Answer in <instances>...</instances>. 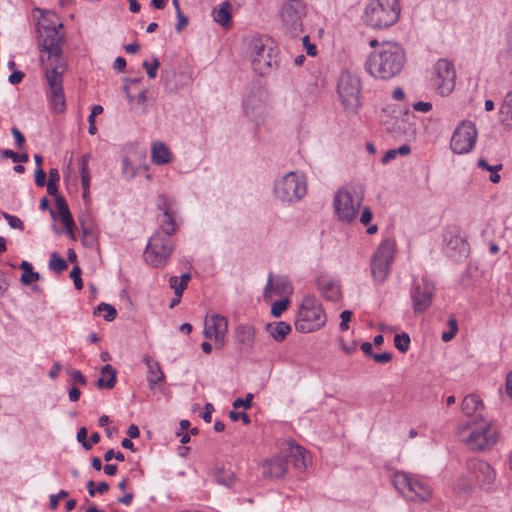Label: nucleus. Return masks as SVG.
<instances>
[{"instance_id": "nucleus-1", "label": "nucleus", "mask_w": 512, "mask_h": 512, "mask_svg": "<svg viewBox=\"0 0 512 512\" xmlns=\"http://www.w3.org/2000/svg\"><path fill=\"white\" fill-rule=\"evenodd\" d=\"M369 44L371 47H375L365 63V69L371 76L389 80L403 70L406 54L400 44L393 41L378 44L376 39H372Z\"/></svg>"}, {"instance_id": "nucleus-2", "label": "nucleus", "mask_w": 512, "mask_h": 512, "mask_svg": "<svg viewBox=\"0 0 512 512\" xmlns=\"http://www.w3.org/2000/svg\"><path fill=\"white\" fill-rule=\"evenodd\" d=\"M53 25L41 24L38 28L40 34V47L42 55L41 62L45 69L55 68L56 65L62 64L66 67V62L62 58L61 43L63 42V35L59 29L63 27L62 23L53 22Z\"/></svg>"}, {"instance_id": "nucleus-3", "label": "nucleus", "mask_w": 512, "mask_h": 512, "mask_svg": "<svg viewBox=\"0 0 512 512\" xmlns=\"http://www.w3.org/2000/svg\"><path fill=\"white\" fill-rule=\"evenodd\" d=\"M400 12L398 0H371L365 8L364 21L372 28L384 29L398 21Z\"/></svg>"}, {"instance_id": "nucleus-4", "label": "nucleus", "mask_w": 512, "mask_h": 512, "mask_svg": "<svg viewBox=\"0 0 512 512\" xmlns=\"http://www.w3.org/2000/svg\"><path fill=\"white\" fill-rule=\"evenodd\" d=\"M364 199L361 185L351 184L340 188L334 196L333 204L338 218L350 223L358 215Z\"/></svg>"}, {"instance_id": "nucleus-5", "label": "nucleus", "mask_w": 512, "mask_h": 512, "mask_svg": "<svg viewBox=\"0 0 512 512\" xmlns=\"http://www.w3.org/2000/svg\"><path fill=\"white\" fill-rule=\"evenodd\" d=\"M327 321L321 303L313 295H306L300 304L295 329L301 333H311L321 329Z\"/></svg>"}, {"instance_id": "nucleus-6", "label": "nucleus", "mask_w": 512, "mask_h": 512, "mask_svg": "<svg viewBox=\"0 0 512 512\" xmlns=\"http://www.w3.org/2000/svg\"><path fill=\"white\" fill-rule=\"evenodd\" d=\"M468 430V425L459 427L458 436L473 451L490 450L498 441L497 428L491 422H480L466 435Z\"/></svg>"}, {"instance_id": "nucleus-7", "label": "nucleus", "mask_w": 512, "mask_h": 512, "mask_svg": "<svg viewBox=\"0 0 512 512\" xmlns=\"http://www.w3.org/2000/svg\"><path fill=\"white\" fill-rule=\"evenodd\" d=\"M249 54L254 71L260 75L267 74L277 64V48L268 38H253Z\"/></svg>"}, {"instance_id": "nucleus-8", "label": "nucleus", "mask_w": 512, "mask_h": 512, "mask_svg": "<svg viewBox=\"0 0 512 512\" xmlns=\"http://www.w3.org/2000/svg\"><path fill=\"white\" fill-rule=\"evenodd\" d=\"M395 488L406 498L412 501H429L432 498V489L423 479L405 472L393 475Z\"/></svg>"}, {"instance_id": "nucleus-9", "label": "nucleus", "mask_w": 512, "mask_h": 512, "mask_svg": "<svg viewBox=\"0 0 512 512\" xmlns=\"http://www.w3.org/2000/svg\"><path fill=\"white\" fill-rule=\"evenodd\" d=\"M337 93L343 106L351 112L360 107L361 81L348 70L342 71L337 82Z\"/></svg>"}, {"instance_id": "nucleus-10", "label": "nucleus", "mask_w": 512, "mask_h": 512, "mask_svg": "<svg viewBox=\"0 0 512 512\" xmlns=\"http://www.w3.org/2000/svg\"><path fill=\"white\" fill-rule=\"evenodd\" d=\"M394 253L395 243L393 241L381 242L371 260V274L375 282L383 283L388 278Z\"/></svg>"}, {"instance_id": "nucleus-11", "label": "nucleus", "mask_w": 512, "mask_h": 512, "mask_svg": "<svg viewBox=\"0 0 512 512\" xmlns=\"http://www.w3.org/2000/svg\"><path fill=\"white\" fill-rule=\"evenodd\" d=\"M274 192L282 201H297L306 194V183L301 175L289 172L276 182Z\"/></svg>"}, {"instance_id": "nucleus-12", "label": "nucleus", "mask_w": 512, "mask_h": 512, "mask_svg": "<svg viewBox=\"0 0 512 512\" xmlns=\"http://www.w3.org/2000/svg\"><path fill=\"white\" fill-rule=\"evenodd\" d=\"M307 14V7L301 0H289L282 5L280 17L285 29L296 36L303 32V20Z\"/></svg>"}, {"instance_id": "nucleus-13", "label": "nucleus", "mask_w": 512, "mask_h": 512, "mask_svg": "<svg viewBox=\"0 0 512 512\" xmlns=\"http://www.w3.org/2000/svg\"><path fill=\"white\" fill-rule=\"evenodd\" d=\"M477 140V129L474 123L462 121L452 134L450 147L456 154L469 153Z\"/></svg>"}, {"instance_id": "nucleus-14", "label": "nucleus", "mask_w": 512, "mask_h": 512, "mask_svg": "<svg viewBox=\"0 0 512 512\" xmlns=\"http://www.w3.org/2000/svg\"><path fill=\"white\" fill-rule=\"evenodd\" d=\"M456 71L453 64L440 59L436 62L433 69L432 83L438 93L442 96L449 95L455 87Z\"/></svg>"}, {"instance_id": "nucleus-15", "label": "nucleus", "mask_w": 512, "mask_h": 512, "mask_svg": "<svg viewBox=\"0 0 512 512\" xmlns=\"http://www.w3.org/2000/svg\"><path fill=\"white\" fill-rule=\"evenodd\" d=\"M66 67L62 64L56 65L55 68L45 69L46 79L49 84V99L52 108L56 112H63L66 107L65 97L62 87V75Z\"/></svg>"}, {"instance_id": "nucleus-16", "label": "nucleus", "mask_w": 512, "mask_h": 512, "mask_svg": "<svg viewBox=\"0 0 512 512\" xmlns=\"http://www.w3.org/2000/svg\"><path fill=\"white\" fill-rule=\"evenodd\" d=\"M466 467L474 482L480 487H490L496 480L495 469L484 460L469 459Z\"/></svg>"}, {"instance_id": "nucleus-17", "label": "nucleus", "mask_w": 512, "mask_h": 512, "mask_svg": "<svg viewBox=\"0 0 512 512\" xmlns=\"http://www.w3.org/2000/svg\"><path fill=\"white\" fill-rule=\"evenodd\" d=\"M434 290L433 283L426 278H422L419 282L415 283L411 291L414 312L422 313L431 306Z\"/></svg>"}, {"instance_id": "nucleus-18", "label": "nucleus", "mask_w": 512, "mask_h": 512, "mask_svg": "<svg viewBox=\"0 0 512 512\" xmlns=\"http://www.w3.org/2000/svg\"><path fill=\"white\" fill-rule=\"evenodd\" d=\"M228 330V322L224 316L212 315L205 321L204 335L206 338L214 339L220 346L223 345L224 337Z\"/></svg>"}, {"instance_id": "nucleus-19", "label": "nucleus", "mask_w": 512, "mask_h": 512, "mask_svg": "<svg viewBox=\"0 0 512 512\" xmlns=\"http://www.w3.org/2000/svg\"><path fill=\"white\" fill-rule=\"evenodd\" d=\"M292 290V285L286 277L278 276L273 278L270 275L265 287L264 298L271 300L275 295L287 297L292 293Z\"/></svg>"}, {"instance_id": "nucleus-20", "label": "nucleus", "mask_w": 512, "mask_h": 512, "mask_svg": "<svg viewBox=\"0 0 512 512\" xmlns=\"http://www.w3.org/2000/svg\"><path fill=\"white\" fill-rule=\"evenodd\" d=\"M192 81L191 71L187 67H179L178 71H166L165 87L169 91H175L188 85Z\"/></svg>"}, {"instance_id": "nucleus-21", "label": "nucleus", "mask_w": 512, "mask_h": 512, "mask_svg": "<svg viewBox=\"0 0 512 512\" xmlns=\"http://www.w3.org/2000/svg\"><path fill=\"white\" fill-rule=\"evenodd\" d=\"M317 287L321 295L327 300L337 301L341 297L339 284L328 276H320L317 279Z\"/></svg>"}, {"instance_id": "nucleus-22", "label": "nucleus", "mask_w": 512, "mask_h": 512, "mask_svg": "<svg viewBox=\"0 0 512 512\" xmlns=\"http://www.w3.org/2000/svg\"><path fill=\"white\" fill-rule=\"evenodd\" d=\"M263 476L265 478H279L287 471L286 460L282 456H276L270 460H266L262 464Z\"/></svg>"}, {"instance_id": "nucleus-23", "label": "nucleus", "mask_w": 512, "mask_h": 512, "mask_svg": "<svg viewBox=\"0 0 512 512\" xmlns=\"http://www.w3.org/2000/svg\"><path fill=\"white\" fill-rule=\"evenodd\" d=\"M447 251L453 257H466L469 253L468 242L457 234H449V237L445 238Z\"/></svg>"}, {"instance_id": "nucleus-24", "label": "nucleus", "mask_w": 512, "mask_h": 512, "mask_svg": "<svg viewBox=\"0 0 512 512\" xmlns=\"http://www.w3.org/2000/svg\"><path fill=\"white\" fill-rule=\"evenodd\" d=\"M56 209L59 214L60 220L64 224L67 233L74 238V227L75 222L72 218V215L69 211L67 202L61 195H57L56 197Z\"/></svg>"}, {"instance_id": "nucleus-25", "label": "nucleus", "mask_w": 512, "mask_h": 512, "mask_svg": "<svg viewBox=\"0 0 512 512\" xmlns=\"http://www.w3.org/2000/svg\"><path fill=\"white\" fill-rule=\"evenodd\" d=\"M190 280L191 275L189 273H184L179 278L177 276H173L169 279V285L171 289L174 290L175 293V297L172 299L169 305L170 308H173L180 303L181 296L183 295V292L187 288Z\"/></svg>"}, {"instance_id": "nucleus-26", "label": "nucleus", "mask_w": 512, "mask_h": 512, "mask_svg": "<svg viewBox=\"0 0 512 512\" xmlns=\"http://www.w3.org/2000/svg\"><path fill=\"white\" fill-rule=\"evenodd\" d=\"M146 154L144 152L134 151L130 155L125 156L123 158V167L122 173L126 178H133L141 169L140 165L136 166V162L140 161L142 158H145Z\"/></svg>"}, {"instance_id": "nucleus-27", "label": "nucleus", "mask_w": 512, "mask_h": 512, "mask_svg": "<svg viewBox=\"0 0 512 512\" xmlns=\"http://www.w3.org/2000/svg\"><path fill=\"white\" fill-rule=\"evenodd\" d=\"M144 260L147 264L158 267L160 264V239L157 235H153L144 252Z\"/></svg>"}, {"instance_id": "nucleus-28", "label": "nucleus", "mask_w": 512, "mask_h": 512, "mask_svg": "<svg viewBox=\"0 0 512 512\" xmlns=\"http://www.w3.org/2000/svg\"><path fill=\"white\" fill-rule=\"evenodd\" d=\"M231 11L232 5L225 1L213 9L212 17L223 28H229L231 26Z\"/></svg>"}, {"instance_id": "nucleus-29", "label": "nucleus", "mask_w": 512, "mask_h": 512, "mask_svg": "<svg viewBox=\"0 0 512 512\" xmlns=\"http://www.w3.org/2000/svg\"><path fill=\"white\" fill-rule=\"evenodd\" d=\"M266 331L275 341L282 342L291 332V326L284 321L272 322L266 325Z\"/></svg>"}, {"instance_id": "nucleus-30", "label": "nucleus", "mask_w": 512, "mask_h": 512, "mask_svg": "<svg viewBox=\"0 0 512 512\" xmlns=\"http://www.w3.org/2000/svg\"><path fill=\"white\" fill-rule=\"evenodd\" d=\"M255 338V329L249 324L239 325L235 330V339L242 346L249 347Z\"/></svg>"}, {"instance_id": "nucleus-31", "label": "nucleus", "mask_w": 512, "mask_h": 512, "mask_svg": "<svg viewBox=\"0 0 512 512\" xmlns=\"http://www.w3.org/2000/svg\"><path fill=\"white\" fill-rule=\"evenodd\" d=\"M289 456L293 458L294 465L298 469H305L310 463L307 451L299 445H290Z\"/></svg>"}, {"instance_id": "nucleus-32", "label": "nucleus", "mask_w": 512, "mask_h": 512, "mask_svg": "<svg viewBox=\"0 0 512 512\" xmlns=\"http://www.w3.org/2000/svg\"><path fill=\"white\" fill-rule=\"evenodd\" d=\"M144 361L147 365V380L151 389H155L160 382V365L158 361L149 356H145Z\"/></svg>"}, {"instance_id": "nucleus-33", "label": "nucleus", "mask_w": 512, "mask_h": 512, "mask_svg": "<svg viewBox=\"0 0 512 512\" xmlns=\"http://www.w3.org/2000/svg\"><path fill=\"white\" fill-rule=\"evenodd\" d=\"M483 407L482 400L476 394L467 395L462 401V411L466 416H473Z\"/></svg>"}, {"instance_id": "nucleus-34", "label": "nucleus", "mask_w": 512, "mask_h": 512, "mask_svg": "<svg viewBox=\"0 0 512 512\" xmlns=\"http://www.w3.org/2000/svg\"><path fill=\"white\" fill-rule=\"evenodd\" d=\"M116 374V370L111 365H105L101 369V377L97 381V386L99 388H113L116 384Z\"/></svg>"}, {"instance_id": "nucleus-35", "label": "nucleus", "mask_w": 512, "mask_h": 512, "mask_svg": "<svg viewBox=\"0 0 512 512\" xmlns=\"http://www.w3.org/2000/svg\"><path fill=\"white\" fill-rule=\"evenodd\" d=\"M176 215L175 212L166 208L162 215V231L167 235H172L176 232Z\"/></svg>"}, {"instance_id": "nucleus-36", "label": "nucleus", "mask_w": 512, "mask_h": 512, "mask_svg": "<svg viewBox=\"0 0 512 512\" xmlns=\"http://www.w3.org/2000/svg\"><path fill=\"white\" fill-rule=\"evenodd\" d=\"M500 121L507 125H512V91L509 92L500 108Z\"/></svg>"}, {"instance_id": "nucleus-37", "label": "nucleus", "mask_w": 512, "mask_h": 512, "mask_svg": "<svg viewBox=\"0 0 512 512\" xmlns=\"http://www.w3.org/2000/svg\"><path fill=\"white\" fill-rule=\"evenodd\" d=\"M67 262L58 256L56 252H53L50 256L49 268L56 272L61 273L67 269Z\"/></svg>"}, {"instance_id": "nucleus-38", "label": "nucleus", "mask_w": 512, "mask_h": 512, "mask_svg": "<svg viewBox=\"0 0 512 512\" xmlns=\"http://www.w3.org/2000/svg\"><path fill=\"white\" fill-rule=\"evenodd\" d=\"M395 347L402 353L408 351L410 346V337L407 333L397 334L394 337Z\"/></svg>"}, {"instance_id": "nucleus-39", "label": "nucleus", "mask_w": 512, "mask_h": 512, "mask_svg": "<svg viewBox=\"0 0 512 512\" xmlns=\"http://www.w3.org/2000/svg\"><path fill=\"white\" fill-rule=\"evenodd\" d=\"M216 480L226 486H230L234 481L233 473L230 470L220 469L215 473Z\"/></svg>"}, {"instance_id": "nucleus-40", "label": "nucleus", "mask_w": 512, "mask_h": 512, "mask_svg": "<svg viewBox=\"0 0 512 512\" xmlns=\"http://www.w3.org/2000/svg\"><path fill=\"white\" fill-rule=\"evenodd\" d=\"M289 299L288 297H285L284 299L280 301H276L272 304L271 307V314L273 317H280L282 313L288 308L289 306Z\"/></svg>"}, {"instance_id": "nucleus-41", "label": "nucleus", "mask_w": 512, "mask_h": 512, "mask_svg": "<svg viewBox=\"0 0 512 512\" xmlns=\"http://www.w3.org/2000/svg\"><path fill=\"white\" fill-rule=\"evenodd\" d=\"M96 311H98V312L104 311L105 312L104 319L106 321H113L117 315L116 309L112 305L107 304V303L99 304L98 307L96 308Z\"/></svg>"}, {"instance_id": "nucleus-42", "label": "nucleus", "mask_w": 512, "mask_h": 512, "mask_svg": "<svg viewBox=\"0 0 512 512\" xmlns=\"http://www.w3.org/2000/svg\"><path fill=\"white\" fill-rule=\"evenodd\" d=\"M142 66L146 70V73L149 78H151V79L156 78L158 68H159V61L157 58H154L152 63H149L148 61H144Z\"/></svg>"}, {"instance_id": "nucleus-43", "label": "nucleus", "mask_w": 512, "mask_h": 512, "mask_svg": "<svg viewBox=\"0 0 512 512\" xmlns=\"http://www.w3.org/2000/svg\"><path fill=\"white\" fill-rule=\"evenodd\" d=\"M67 373L69 374L73 384L86 385V378L79 370L69 368L67 369Z\"/></svg>"}, {"instance_id": "nucleus-44", "label": "nucleus", "mask_w": 512, "mask_h": 512, "mask_svg": "<svg viewBox=\"0 0 512 512\" xmlns=\"http://www.w3.org/2000/svg\"><path fill=\"white\" fill-rule=\"evenodd\" d=\"M40 279V274L38 272H34L33 269L30 272L23 273L20 281L23 285L28 286L32 282H37Z\"/></svg>"}, {"instance_id": "nucleus-45", "label": "nucleus", "mask_w": 512, "mask_h": 512, "mask_svg": "<svg viewBox=\"0 0 512 512\" xmlns=\"http://www.w3.org/2000/svg\"><path fill=\"white\" fill-rule=\"evenodd\" d=\"M70 277L73 279L75 288L80 290L83 288V281L81 279V269L79 266H74L70 272Z\"/></svg>"}, {"instance_id": "nucleus-46", "label": "nucleus", "mask_w": 512, "mask_h": 512, "mask_svg": "<svg viewBox=\"0 0 512 512\" xmlns=\"http://www.w3.org/2000/svg\"><path fill=\"white\" fill-rule=\"evenodd\" d=\"M3 217L6 219V221L8 222V225L11 228L19 229V230L24 229L23 222L18 217L10 215L8 213H3Z\"/></svg>"}, {"instance_id": "nucleus-47", "label": "nucleus", "mask_w": 512, "mask_h": 512, "mask_svg": "<svg viewBox=\"0 0 512 512\" xmlns=\"http://www.w3.org/2000/svg\"><path fill=\"white\" fill-rule=\"evenodd\" d=\"M3 156L7 157V158H11L13 160V162L25 163L28 161L27 154H18L12 150H4Z\"/></svg>"}, {"instance_id": "nucleus-48", "label": "nucleus", "mask_w": 512, "mask_h": 512, "mask_svg": "<svg viewBox=\"0 0 512 512\" xmlns=\"http://www.w3.org/2000/svg\"><path fill=\"white\" fill-rule=\"evenodd\" d=\"M252 400H253V395L252 394H247L245 399L237 398L233 402V408L237 409V408H240V407H244L245 409H248V408H250L252 406Z\"/></svg>"}, {"instance_id": "nucleus-49", "label": "nucleus", "mask_w": 512, "mask_h": 512, "mask_svg": "<svg viewBox=\"0 0 512 512\" xmlns=\"http://www.w3.org/2000/svg\"><path fill=\"white\" fill-rule=\"evenodd\" d=\"M229 418L232 421L241 420L245 425H248L251 422L250 417L244 412L230 411Z\"/></svg>"}, {"instance_id": "nucleus-50", "label": "nucleus", "mask_w": 512, "mask_h": 512, "mask_svg": "<svg viewBox=\"0 0 512 512\" xmlns=\"http://www.w3.org/2000/svg\"><path fill=\"white\" fill-rule=\"evenodd\" d=\"M53 22L60 23L58 21L57 15L52 12H46L45 14L42 15V18L39 22V27H41V24L53 25Z\"/></svg>"}, {"instance_id": "nucleus-51", "label": "nucleus", "mask_w": 512, "mask_h": 512, "mask_svg": "<svg viewBox=\"0 0 512 512\" xmlns=\"http://www.w3.org/2000/svg\"><path fill=\"white\" fill-rule=\"evenodd\" d=\"M352 315H353L352 312L349 310H345L341 313V315H340L341 322L339 325L340 330L345 331L348 329V323L351 320Z\"/></svg>"}, {"instance_id": "nucleus-52", "label": "nucleus", "mask_w": 512, "mask_h": 512, "mask_svg": "<svg viewBox=\"0 0 512 512\" xmlns=\"http://www.w3.org/2000/svg\"><path fill=\"white\" fill-rule=\"evenodd\" d=\"M373 360L377 363L385 364L392 360V354L390 352L375 353Z\"/></svg>"}, {"instance_id": "nucleus-53", "label": "nucleus", "mask_w": 512, "mask_h": 512, "mask_svg": "<svg viewBox=\"0 0 512 512\" xmlns=\"http://www.w3.org/2000/svg\"><path fill=\"white\" fill-rule=\"evenodd\" d=\"M478 166L484 170L489 171V172L500 171L502 169L501 164L492 166V165H489L488 162L483 158L478 160Z\"/></svg>"}, {"instance_id": "nucleus-54", "label": "nucleus", "mask_w": 512, "mask_h": 512, "mask_svg": "<svg viewBox=\"0 0 512 512\" xmlns=\"http://www.w3.org/2000/svg\"><path fill=\"white\" fill-rule=\"evenodd\" d=\"M413 109L417 112L427 113L432 109L430 102L419 101L412 105Z\"/></svg>"}, {"instance_id": "nucleus-55", "label": "nucleus", "mask_w": 512, "mask_h": 512, "mask_svg": "<svg viewBox=\"0 0 512 512\" xmlns=\"http://www.w3.org/2000/svg\"><path fill=\"white\" fill-rule=\"evenodd\" d=\"M68 493L64 490H61L57 495L50 496V507L51 509H56L58 507L60 498L67 497Z\"/></svg>"}, {"instance_id": "nucleus-56", "label": "nucleus", "mask_w": 512, "mask_h": 512, "mask_svg": "<svg viewBox=\"0 0 512 512\" xmlns=\"http://www.w3.org/2000/svg\"><path fill=\"white\" fill-rule=\"evenodd\" d=\"M303 44L308 55L315 56L317 54V48L314 44L310 43L308 35L303 37Z\"/></svg>"}, {"instance_id": "nucleus-57", "label": "nucleus", "mask_w": 512, "mask_h": 512, "mask_svg": "<svg viewBox=\"0 0 512 512\" xmlns=\"http://www.w3.org/2000/svg\"><path fill=\"white\" fill-rule=\"evenodd\" d=\"M46 182V173L42 168H37L35 171V183L37 186L42 187Z\"/></svg>"}, {"instance_id": "nucleus-58", "label": "nucleus", "mask_w": 512, "mask_h": 512, "mask_svg": "<svg viewBox=\"0 0 512 512\" xmlns=\"http://www.w3.org/2000/svg\"><path fill=\"white\" fill-rule=\"evenodd\" d=\"M90 158L91 156L89 154H84L82 157H81V161H80V175H85V174H89V169H88V163L90 161Z\"/></svg>"}, {"instance_id": "nucleus-59", "label": "nucleus", "mask_w": 512, "mask_h": 512, "mask_svg": "<svg viewBox=\"0 0 512 512\" xmlns=\"http://www.w3.org/2000/svg\"><path fill=\"white\" fill-rule=\"evenodd\" d=\"M372 217H373V215H372L371 210L368 207H365L361 213L360 222L363 225L367 226L370 224Z\"/></svg>"}, {"instance_id": "nucleus-60", "label": "nucleus", "mask_w": 512, "mask_h": 512, "mask_svg": "<svg viewBox=\"0 0 512 512\" xmlns=\"http://www.w3.org/2000/svg\"><path fill=\"white\" fill-rule=\"evenodd\" d=\"M113 458H116L118 461H124L125 460L124 454L121 453V452L114 453L113 450H108L104 454V460L107 461V462L111 461Z\"/></svg>"}, {"instance_id": "nucleus-61", "label": "nucleus", "mask_w": 512, "mask_h": 512, "mask_svg": "<svg viewBox=\"0 0 512 512\" xmlns=\"http://www.w3.org/2000/svg\"><path fill=\"white\" fill-rule=\"evenodd\" d=\"M12 135L15 138L17 147L21 148L25 142V138H24L23 134L16 127H13Z\"/></svg>"}, {"instance_id": "nucleus-62", "label": "nucleus", "mask_w": 512, "mask_h": 512, "mask_svg": "<svg viewBox=\"0 0 512 512\" xmlns=\"http://www.w3.org/2000/svg\"><path fill=\"white\" fill-rule=\"evenodd\" d=\"M82 231L85 238L84 240L89 242L90 244H93V242L95 241V235L93 231L87 226H85L84 223H82Z\"/></svg>"}, {"instance_id": "nucleus-63", "label": "nucleus", "mask_w": 512, "mask_h": 512, "mask_svg": "<svg viewBox=\"0 0 512 512\" xmlns=\"http://www.w3.org/2000/svg\"><path fill=\"white\" fill-rule=\"evenodd\" d=\"M24 78V73L21 72V71H14L10 76H9V82L13 85H16V84H19Z\"/></svg>"}, {"instance_id": "nucleus-64", "label": "nucleus", "mask_w": 512, "mask_h": 512, "mask_svg": "<svg viewBox=\"0 0 512 512\" xmlns=\"http://www.w3.org/2000/svg\"><path fill=\"white\" fill-rule=\"evenodd\" d=\"M214 411V407L211 403H207L205 405V412L202 415V418L205 422L210 423L212 420V412Z\"/></svg>"}]
</instances>
